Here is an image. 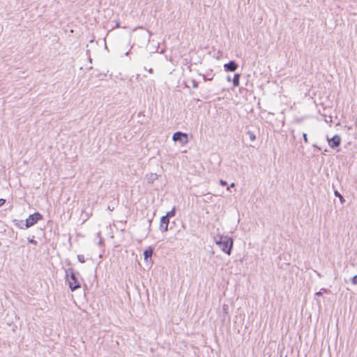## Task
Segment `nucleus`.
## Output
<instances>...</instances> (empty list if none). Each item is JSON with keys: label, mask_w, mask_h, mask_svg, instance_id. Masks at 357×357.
I'll list each match as a JSON object with an SVG mask.
<instances>
[{"label": "nucleus", "mask_w": 357, "mask_h": 357, "mask_svg": "<svg viewBox=\"0 0 357 357\" xmlns=\"http://www.w3.org/2000/svg\"><path fill=\"white\" fill-rule=\"evenodd\" d=\"M172 140L179 142L181 145H184L188 142V135L187 133L177 131L173 134Z\"/></svg>", "instance_id": "obj_4"}, {"label": "nucleus", "mask_w": 357, "mask_h": 357, "mask_svg": "<svg viewBox=\"0 0 357 357\" xmlns=\"http://www.w3.org/2000/svg\"><path fill=\"white\" fill-rule=\"evenodd\" d=\"M330 292V290L326 288H321L319 291H317L315 293V296H321L323 294L326 293L328 294Z\"/></svg>", "instance_id": "obj_16"}, {"label": "nucleus", "mask_w": 357, "mask_h": 357, "mask_svg": "<svg viewBox=\"0 0 357 357\" xmlns=\"http://www.w3.org/2000/svg\"><path fill=\"white\" fill-rule=\"evenodd\" d=\"M128 53H129V51L126 52L125 53V54H126V55H128Z\"/></svg>", "instance_id": "obj_39"}, {"label": "nucleus", "mask_w": 357, "mask_h": 357, "mask_svg": "<svg viewBox=\"0 0 357 357\" xmlns=\"http://www.w3.org/2000/svg\"><path fill=\"white\" fill-rule=\"evenodd\" d=\"M149 226H151V220H149Z\"/></svg>", "instance_id": "obj_38"}, {"label": "nucleus", "mask_w": 357, "mask_h": 357, "mask_svg": "<svg viewBox=\"0 0 357 357\" xmlns=\"http://www.w3.org/2000/svg\"><path fill=\"white\" fill-rule=\"evenodd\" d=\"M198 75L199 76L202 77V78H203L204 82L213 80V77L215 76V74H214L213 70L212 69H208L204 73H198Z\"/></svg>", "instance_id": "obj_9"}, {"label": "nucleus", "mask_w": 357, "mask_h": 357, "mask_svg": "<svg viewBox=\"0 0 357 357\" xmlns=\"http://www.w3.org/2000/svg\"><path fill=\"white\" fill-rule=\"evenodd\" d=\"M103 242H104V240L100 237V239H99V241H98V244L100 245H102L103 244Z\"/></svg>", "instance_id": "obj_26"}, {"label": "nucleus", "mask_w": 357, "mask_h": 357, "mask_svg": "<svg viewBox=\"0 0 357 357\" xmlns=\"http://www.w3.org/2000/svg\"><path fill=\"white\" fill-rule=\"evenodd\" d=\"M153 70L152 68H150V69L149 70V73H153Z\"/></svg>", "instance_id": "obj_32"}, {"label": "nucleus", "mask_w": 357, "mask_h": 357, "mask_svg": "<svg viewBox=\"0 0 357 357\" xmlns=\"http://www.w3.org/2000/svg\"><path fill=\"white\" fill-rule=\"evenodd\" d=\"M334 195L336 197L339 198L341 204H344L345 202V199L344 197L337 190H334Z\"/></svg>", "instance_id": "obj_14"}, {"label": "nucleus", "mask_w": 357, "mask_h": 357, "mask_svg": "<svg viewBox=\"0 0 357 357\" xmlns=\"http://www.w3.org/2000/svg\"><path fill=\"white\" fill-rule=\"evenodd\" d=\"M241 75L239 73H235L232 79V83L234 86H238L240 84Z\"/></svg>", "instance_id": "obj_11"}, {"label": "nucleus", "mask_w": 357, "mask_h": 357, "mask_svg": "<svg viewBox=\"0 0 357 357\" xmlns=\"http://www.w3.org/2000/svg\"><path fill=\"white\" fill-rule=\"evenodd\" d=\"M317 303H319L320 301L319 300H317Z\"/></svg>", "instance_id": "obj_40"}, {"label": "nucleus", "mask_w": 357, "mask_h": 357, "mask_svg": "<svg viewBox=\"0 0 357 357\" xmlns=\"http://www.w3.org/2000/svg\"><path fill=\"white\" fill-rule=\"evenodd\" d=\"M28 241L33 245H37L38 243V242L34 239V236L32 238H28Z\"/></svg>", "instance_id": "obj_19"}, {"label": "nucleus", "mask_w": 357, "mask_h": 357, "mask_svg": "<svg viewBox=\"0 0 357 357\" xmlns=\"http://www.w3.org/2000/svg\"><path fill=\"white\" fill-rule=\"evenodd\" d=\"M43 215L39 212L30 214L25 220V227L29 228L35 225L39 220H43Z\"/></svg>", "instance_id": "obj_3"}, {"label": "nucleus", "mask_w": 357, "mask_h": 357, "mask_svg": "<svg viewBox=\"0 0 357 357\" xmlns=\"http://www.w3.org/2000/svg\"><path fill=\"white\" fill-rule=\"evenodd\" d=\"M191 82L192 84V87L194 89H197L199 87V82L197 81H196L195 79H192L191 80Z\"/></svg>", "instance_id": "obj_17"}, {"label": "nucleus", "mask_w": 357, "mask_h": 357, "mask_svg": "<svg viewBox=\"0 0 357 357\" xmlns=\"http://www.w3.org/2000/svg\"><path fill=\"white\" fill-rule=\"evenodd\" d=\"M169 61H170L171 62H173V58H172V56H170V57H169Z\"/></svg>", "instance_id": "obj_34"}, {"label": "nucleus", "mask_w": 357, "mask_h": 357, "mask_svg": "<svg viewBox=\"0 0 357 357\" xmlns=\"http://www.w3.org/2000/svg\"><path fill=\"white\" fill-rule=\"evenodd\" d=\"M351 282L353 284L357 285V275H355L354 277H352Z\"/></svg>", "instance_id": "obj_20"}, {"label": "nucleus", "mask_w": 357, "mask_h": 357, "mask_svg": "<svg viewBox=\"0 0 357 357\" xmlns=\"http://www.w3.org/2000/svg\"><path fill=\"white\" fill-rule=\"evenodd\" d=\"M15 226L21 229H26L27 227H25V223L23 222V220H13Z\"/></svg>", "instance_id": "obj_12"}, {"label": "nucleus", "mask_w": 357, "mask_h": 357, "mask_svg": "<svg viewBox=\"0 0 357 357\" xmlns=\"http://www.w3.org/2000/svg\"><path fill=\"white\" fill-rule=\"evenodd\" d=\"M116 27H119V22H116Z\"/></svg>", "instance_id": "obj_36"}, {"label": "nucleus", "mask_w": 357, "mask_h": 357, "mask_svg": "<svg viewBox=\"0 0 357 357\" xmlns=\"http://www.w3.org/2000/svg\"><path fill=\"white\" fill-rule=\"evenodd\" d=\"M160 48V46H159V45L153 46V49L155 50V52H158Z\"/></svg>", "instance_id": "obj_25"}, {"label": "nucleus", "mask_w": 357, "mask_h": 357, "mask_svg": "<svg viewBox=\"0 0 357 357\" xmlns=\"http://www.w3.org/2000/svg\"><path fill=\"white\" fill-rule=\"evenodd\" d=\"M222 309H223L224 312L226 314H227L228 305H224Z\"/></svg>", "instance_id": "obj_24"}, {"label": "nucleus", "mask_w": 357, "mask_h": 357, "mask_svg": "<svg viewBox=\"0 0 357 357\" xmlns=\"http://www.w3.org/2000/svg\"><path fill=\"white\" fill-rule=\"evenodd\" d=\"M234 187H235V183H231L230 186L227 188V190H229L230 188H234Z\"/></svg>", "instance_id": "obj_27"}, {"label": "nucleus", "mask_w": 357, "mask_h": 357, "mask_svg": "<svg viewBox=\"0 0 357 357\" xmlns=\"http://www.w3.org/2000/svg\"><path fill=\"white\" fill-rule=\"evenodd\" d=\"M327 142L328 143L329 146L331 149H335L340 146L341 144V137L339 135H335L331 138H328V137H327Z\"/></svg>", "instance_id": "obj_5"}, {"label": "nucleus", "mask_w": 357, "mask_h": 357, "mask_svg": "<svg viewBox=\"0 0 357 357\" xmlns=\"http://www.w3.org/2000/svg\"><path fill=\"white\" fill-rule=\"evenodd\" d=\"M176 208L175 206H174L171 211L167 212V213L165 215L166 218L169 219L170 218L174 217L176 215Z\"/></svg>", "instance_id": "obj_13"}, {"label": "nucleus", "mask_w": 357, "mask_h": 357, "mask_svg": "<svg viewBox=\"0 0 357 357\" xmlns=\"http://www.w3.org/2000/svg\"><path fill=\"white\" fill-rule=\"evenodd\" d=\"M107 209L109 211H114V207H110V206H108Z\"/></svg>", "instance_id": "obj_29"}, {"label": "nucleus", "mask_w": 357, "mask_h": 357, "mask_svg": "<svg viewBox=\"0 0 357 357\" xmlns=\"http://www.w3.org/2000/svg\"><path fill=\"white\" fill-rule=\"evenodd\" d=\"M107 47H108V46H107V45H105V50H108V48H107Z\"/></svg>", "instance_id": "obj_37"}, {"label": "nucleus", "mask_w": 357, "mask_h": 357, "mask_svg": "<svg viewBox=\"0 0 357 357\" xmlns=\"http://www.w3.org/2000/svg\"><path fill=\"white\" fill-rule=\"evenodd\" d=\"M220 185L222 186H226L227 185V182L225 180L220 179Z\"/></svg>", "instance_id": "obj_22"}, {"label": "nucleus", "mask_w": 357, "mask_h": 357, "mask_svg": "<svg viewBox=\"0 0 357 357\" xmlns=\"http://www.w3.org/2000/svg\"><path fill=\"white\" fill-rule=\"evenodd\" d=\"M184 85H185V87L189 88V86L185 82H184Z\"/></svg>", "instance_id": "obj_35"}, {"label": "nucleus", "mask_w": 357, "mask_h": 357, "mask_svg": "<svg viewBox=\"0 0 357 357\" xmlns=\"http://www.w3.org/2000/svg\"><path fill=\"white\" fill-rule=\"evenodd\" d=\"M303 138L305 143L307 144L308 143V137H307V133H305V132L303 133Z\"/></svg>", "instance_id": "obj_21"}, {"label": "nucleus", "mask_w": 357, "mask_h": 357, "mask_svg": "<svg viewBox=\"0 0 357 357\" xmlns=\"http://www.w3.org/2000/svg\"><path fill=\"white\" fill-rule=\"evenodd\" d=\"M77 259H78V261H79L80 263H84V262H85L84 257V255H77Z\"/></svg>", "instance_id": "obj_18"}, {"label": "nucleus", "mask_w": 357, "mask_h": 357, "mask_svg": "<svg viewBox=\"0 0 357 357\" xmlns=\"http://www.w3.org/2000/svg\"><path fill=\"white\" fill-rule=\"evenodd\" d=\"M188 68L189 69L190 71H192L191 65L188 66Z\"/></svg>", "instance_id": "obj_33"}, {"label": "nucleus", "mask_w": 357, "mask_h": 357, "mask_svg": "<svg viewBox=\"0 0 357 357\" xmlns=\"http://www.w3.org/2000/svg\"><path fill=\"white\" fill-rule=\"evenodd\" d=\"M169 225V219L163 215L160 218L159 229L161 232H166L168 231V226Z\"/></svg>", "instance_id": "obj_8"}, {"label": "nucleus", "mask_w": 357, "mask_h": 357, "mask_svg": "<svg viewBox=\"0 0 357 357\" xmlns=\"http://www.w3.org/2000/svg\"><path fill=\"white\" fill-rule=\"evenodd\" d=\"M313 147L317 149L318 150H321V148L319 146H318L317 144H313Z\"/></svg>", "instance_id": "obj_31"}, {"label": "nucleus", "mask_w": 357, "mask_h": 357, "mask_svg": "<svg viewBox=\"0 0 357 357\" xmlns=\"http://www.w3.org/2000/svg\"><path fill=\"white\" fill-rule=\"evenodd\" d=\"M245 134L247 135H248L250 139L252 141V142H254L256 140V135L255 133L253 132V131H251L250 130H247Z\"/></svg>", "instance_id": "obj_15"}, {"label": "nucleus", "mask_w": 357, "mask_h": 357, "mask_svg": "<svg viewBox=\"0 0 357 357\" xmlns=\"http://www.w3.org/2000/svg\"><path fill=\"white\" fill-rule=\"evenodd\" d=\"M214 241L225 254L230 255L234 246L232 237L217 234L214 236Z\"/></svg>", "instance_id": "obj_1"}, {"label": "nucleus", "mask_w": 357, "mask_h": 357, "mask_svg": "<svg viewBox=\"0 0 357 357\" xmlns=\"http://www.w3.org/2000/svg\"><path fill=\"white\" fill-rule=\"evenodd\" d=\"M227 80L228 82H231V81H232V79H231V76H230V75H228V76L227 77Z\"/></svg>", "instance_id": "obj_30"}, {"label": "nucleus", "mask_w": 357, "mask_h": 357, "mask_svg": "<svg viewBox=\"0 0 357 357\" xmlns=\"http://www.w3.org/2000/svg\"><path fill=\"white\" fill-rule=\"evenodd\" d=\"M146 178L149 183H153L158 178V175L156 173H149L146 175Z\"/></svg>", "instance_id": "obj_10"}, {"label": "nucleus", "mask_w": 357, "mask_h": 357, "mask_svg": "<svg viewBox=\"0 0 357 357\" xmlns=\"http://www.w3.org/2000/svg\"><path fill=\"white\" fill-rule=\"evenodd\" d=\"M6 203L5 199H0V207L2 206Z\"/></svg>", "instance_id": "obj_23"}, {"label": "nucleus", "mask_w": 357, "mask_h": 357, "mask_svg": "<svg viewBox=\"0 0 357 357\" xmlns=\"http://www.w3.org/2000/svg\"><path fill=\"white\" fill-rule=\"evenodd\" d=\"M154 252V248L152 246H149L146 250L144 251V259L146 263H149V264H153L152 261V255Z\"/></svg>", "instance_id": "obj_6"}, {"label": "nucleus", "mask_w": 357, "mask_h": 357, "mask_svg": "<svg viewBox=\"0 0 357 357\" xmlns=\"http://www.w3.org/2000/svg\"><path fill=\"white\" fill-rule=\"evenodd\" d=\"M224 70L226 72H235L238 68V64L234 60L229 61L224 64Z\"/></svg>", "instance_id": "obj_7"}, {"label": "nucleus", "mask_w": 357, "mask_h": 357, "mask_svg": "<svg viewBox=\"0 0 357 357\" xmlns=\"http://www.w3.org/2000/svg\"><path fill=\"white\" fill-rule=\"evenodd\" d=\"M166 49L165 47H162L160 51V53L162 54V53H164L165 52Z\"/></svg>", "instance_id": "obj_28"}, {"label": "nucleus", "mask_w": 357, "mask_h": 357, "mask_svg": "<svg viewBox=\"0 0 357 357\" xmlns=\"http://www.w3.org/2000/svg\"><path fill=\"white\" fill-rule=\"evenodd\" d=\"M79 273L72 268L65 269V278L71 291H75L81 287V283L79 280Z\"/></svg>", "instance_id": "obj_2"}]
</instances>
